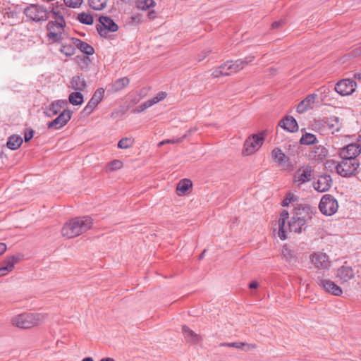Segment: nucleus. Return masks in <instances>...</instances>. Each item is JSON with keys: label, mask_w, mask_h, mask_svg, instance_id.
I'll use <instances>...</instances> for the list:
<instances>
[{"label": "nucleus", "mask_w": 361, "mask_h": 361, "mask_svg": "<svg viewBox=\"0 0 361 361\" xmlns=\"http://www.w3.org/2000/svg\"><path fill=\"white\" fill-rule=\"evenodd\" d=\"M92 225V219L89 216L77 217L66 222L61 233L68 238H72L88 231Z\"/></svg>", "instance_id": "nucleus-1"}, {"label": "nucleus", "mask_w": 361, "mask_h": 361, "mask_svg": "<svg viewBox=\"0 0 361 361\" xmlns=\"http://www.w3.org/2000/svg\"><path fill=\"white\" fill-rule=\"evenodd\" d=\"M47 318V315L42 313L24 312L13 316L11 323L15 327L28 329L42 324Z\"/></svg>", "instance_id": "nucleus-2"}, {"label": "nucleus", "mask_w": 361, "mask_h": 361, "mask_svg": "<svg viewBox=\"0 0 361 361\" xmlns=\"http://www.w3.org/2000/svg\"><path fill=\"white\" fill-rule=\"evenodd\" d=\"M342 160L336 165L337 173L343 177H349L356 173L359 162L356 159L341 157Z\"/></svg>", "instance_id": "nucleus-3"}, {"label": "nucleus", "mask_w": 361, "mask_h": 361, "mask_svg": "<svg viewBox=\"0 0 361 361\" xmlns=\"http://www.w3.org/2000/svg\"><path fill=\"white\" fill-rule=\"evenodd\" d=\"M255 58V56L249 55L243 59H238L236 60L228 61L223 63L222 68L228 73V75H231L243 70L249 63L252 62Z\"/></svg>", "instance_id": "nucleus-4"}, {"label": "nucleus", "mask_w": 361, "mask_h": 361, "mask_svg": "<svg viewBox=\"0 0 361 361\" xmlns=\"http://www.w3.org/2000/svg\"><path fill=\"white\" fill-rule=\"evenodd\" d=\"M66 24L49 22L47 25V37L52 43H59L63 39V35Z\"/></svg>", "instance_id": "nucleus-5"}, {"label": "nucleus", "mask_w": 361, "mask_h": 361, "mask_svg": "<svg viewBox=\"0 0 361 361\" xmlns=\"http://www.w3.org/2000/svg\"><path fill=\"white\" fill-rule=\"evenodd\" d=\"M264 140L262 134H253L247 137L244 143L243 154L249 156L256 152L263 145Z\"/></svg>", "instance_id": "nucleus-6"}, {"label": "nucleus", "mask_w": 361, "mask_h": 361, "mask_svg": "<svg viewBox=\"0 0 361 361\" xmlns=\"http://www.w3.org/2000/svg\"><path fill=\"white\" fill-rule=\"evenodd\" d=\"M338 208V204L336 199L331 195H324L319 204L320 212L326 216L334 214Z\"/></svg>", "instance_id": "nucleus-7"}, {"label": "nucleus", "mask_w": 361, "mask_h": 361, "mask_svg": "<svg viewBox=\"0 0 361 361\" xmlns=\"http://www.w3.org/2000/svg\"><path fill=\"white\" fill-rule=\"evenodd\" d=\"M25 16L33 21H44L49 18V12L42 6L32 4L24 11Z\"/></svg>", "instance_id": "nucleus-8"}, {"label": "nucleus", "mask_w": 361, "mask_h": 361, "mask_svg": "<svg viewBox=\"0 0 361 361\" xmlns=\"http://www.w3.org/2000/svg\"><path fill=\"white\" fill-rule=\"evenodd\" d=\"M99 24L96 25V29L101 37H106L107 32H116L118 26L108 16H102L99 18Z\"/></svg>", "instance_id": "nucleus-9"}, {"label": "nucleus", "mask_w": 361, "mask_h": 361, "mask_svg": "<svg viewBox=\"0 0 361 361\" xmlns=\"http://www.w3.org/2000/svg\"><path fill=\"white\" fill-rule=\"evenodd\" d=\"M356 82L351 79H343L335 85V91L341 96L352 94L356 88Z\"/></svg>", "instance_id": "nucleus-10"}, {"label": "nucleus", "mask_w": 361, "mask_h": 361, "mask_svg": "<svg viewBox=\"0 0 361 361\" xmlns=\"http://www.w3.org/2000/svg\"><path fill=\"white\" fill-rule=\"evenodd\" d=\"M306 219L305 216H302V212L299 209L291 217L290 221L288 222V227L290 231L294 233H301L305 229Z\"/></svg>", "instance_id": "nucleus-11"}, {"label": "nucleus", "mask_w": 361, "mask_h": 361, "mask_svg": "<svg viewBox=\"0 0 361 361\" xmlns=\"http://www.w3.org/2000/svg\"><path fill=\"white\" fill-rule=\"evenodd\" d=\"M317 283L326 292H328L335 296H340L343 293V290L340 286L336 284L333 281L325 279L320 276H317Z\"/></svg>", "instance_id": "nucleus-12"}, {"label": "nucleus", "mask_w": 361, "mask_h": 361, "mask_svg": "<svg viewBox=\"0 0 361 361\" xmlns=\"http://www.w3.org/2000/svg\"><path fill=\"white\" fill-rule=\"evenodd\" d=\"M312 177V170L311 166H303L295 171L293 182L297 186H300L303 183L310 181Z\"/></svg>", "instance_id": "nucleus-13"}, {"label": "nucleus", "mask_w": 361, "mask_h": 361, "mask_svg": "<svg viewBox=\"0 0 361 361\" xmlns=\"http://www.w3.org/2000/svg\"><path fill=\"white\" fill-rule=\"evenodd\" d=\"M72 111L68 109H64L59 116L47 124L49 129H60L63 127L71 119Z\"/></svg>", "instance_id": "nucleus-14"}, {"label": "nucleus", "mask_w": 361, "mask_h": 361, "mask_svg": "<svg viewBox=\"0 0 361 361\" xmlns=\"http://www.w3.org/2000/svg\"><path fill=\"white\" fill-rule=\"evenodd\" d=\"M355 272L352 267L347 265L346 263L339 267L336 274V278L339 279L341 283H345L353 279Z\"/></svg>", "instance_id": "nucleus-15"}, {"label": "nucleus", "mask_w": 361, "mask_h": 361, "mask_svg": "<svg viewBox=\"0 0 361 361\" xmlns=\"http://www.w3.org/2000/svg\"><path fill=\"white\" fill-rule=\"evenodd\" d=\"M311 260L315 267L319 269H329L331 266L328 255L323 252L314 253Z\"/></svg>", "instance_id": "nucleus-16"}, {"label": "nucleus", "mask_w": 361, "mask_h": 361, "mask_svg": "<svg viewBox=\"0 0 361 361\" xmlns=\"http://www.w3.org/2000/svg\"><path fill=\"white\" fill-rule=\"evenodd\" d=\"M360 152V144L352 143L341 149L340 156L348 159H356Z\"/></svg>", "instance_id": "nucleus-17"}, {"label": "nucleus", "mask_w": 361, "mask_h": 361, "mask_svg": "<svg viewBox=\"0 0 361 361\" xmlns=\"http://www.w3.org/2000/svg\"><path fill=\"white\" fill-rule=\"evenodd\" d=\"M331 184L332 178L331 176L325 174L319 176L317 180L314 182L313 186L317 191L323 192L329 190Z\"/></svg>", "instance_id": "nucleus-18"}, {"label": "nucleus", "mask_w": 361, "mask_h": 361, "mask_svg": "<svg viewBox=\"0 0 361 361\" xmlns=\"http://www.w3.org/2000/svg\"><path fill=\"white\" fill-rule=\"evenodd\" d=\"M317 95L315 93L307 95L303 100H302L297 106V112L303 114L314 106L315 99Z\"/></svg>", "instance_id": "nucleus-19"}, {"label": "nucleus", "mask_w": 361, "mask_h": 361, "mask_svg": "<svg viewBox=\"0 0 361 361\" xmlns=\"http://www.w3.org/2000/svg\"><path fill=\"white\" fill-rule=\"evenodd\" d=\"M129 83L130 79L127 77L118 78L106 87L107 92L109 93H116L120 92L126 87Z\"/></svg>", "instance_id": "nucleus-20"}, {"label": "nucleus", "mask_w": 361, "mask_h": 361, "mask_svg": "<svg viewBox=\"0 0 361 361\" xmlns=\"http://www.w3.org/2000/svg\"><path fill=\"white\" fill-rule=\"evenodd\" d=\"M64 10L65 9L62 6H52L49 13V18L50 17L52 18L50 22L66 24L65 20L63 18Z\"/></svg>", "instance_id": "nucleus-21"}, {"label": "nucleus", "mask_w": 361, "mask_h": 361, "mask_svg": "<svg viewBox=\"0 0 361 361\" xmlns=\"http://www.w3.org/2000/svg\"><path fill=\"white\" fill-rule=\"evenodd\" d=\"M271 155L275 161L281 167H287L289 164V158L279 148H274Z\"/></svg>", "instance_id": "nucleus-22"}, {"label": "nucleus", "mask_w": 361, "mask_h": 361, "mask_svg": "<svg viewBox=\"0 0 361 361\" xmlns=\"http://www.w3.org/2000/svg\"><path fill=\"white\" fill-rule=\"evenodd\" d=\"M279 126L288 132H296L298 130V125L296 120L292 116H286L283 118Z\"/></svg>", "instance_id": "nucleus-23"}, {"label": "nucleus", "mask_w": 361, "mask_h": 361, "mask_svg": "<svg viewBox=\"0 0 361 361\" xmlns=\"http://www.w3.org/2000/svg\"><path fill=\"white\" fill-rule=\"evenodd\" d=\"M182 331L184 338L188 343L196 344L199 343L201 340L200 335L197 334L195 332H194L192 330H191L188 326L185 325L183 326Z\"/></svg>", "instance_id": "nucleus-24"}, {"label": "nucleus", "mask_w": 361, "mask_h": 361, "mask_svg": "<svg viewBox=\"0 0 361 361\" xmlns=\"http://www.w3.org/2000/svg\"><path fill=\"white\" fill-rule=\"evenodd\" d=\"M72 41L75 47L80 49L82 53L87 54V56L94 54V49L88 43L83 42L78 38H72Z\"/></svg>", "instance_id": "nucleus-25"}, {"label": "nucleus", "mask_w": 361, "mask_h": 361, "mask_svg": "<svg viewBox=\"0 0 361 361\" xmlns=\"http://www.w3.org/2000/svg\"><path fill=\"white\" fill-rule=\"evenodd\" d=\"M288 212L286 210H283L280 215L279 219V236L281 240L286 239V221L288 219Z\"/></svg>", "instance_id": "nucleus-26"}, {"label": "nucleus", "mask_w": 361, "mask_h": 361, "mask_svg": "<svg viewBox=\"0 0 361 361\" xmlns=\"http://www.w3.org/2000/svg\"><path fill=\"white\" fill-rule=\"evenodd\" d=\"M67 105L66 100H57L51 104L47 109V114L48 116H52L56 115L61 109Z\"/></svg>", "instance_id": "nucleus-27"}, {"label": "nucleus", "mask_w": 361, "mask_h": 361, "mask_svg": "<svg viewBox=\"0 0 361 361\" xmlns=\"http://www.w3.org/2000/svg\"><path fill=\"white\" fill-rule=\"evenodd\" d=\"M71 87L75 91H83L86 87V81L81 75H75L71 80Z\"/></svg>", "instance_id": "nucleus-28"}, {"label": "nucleus", "mask_w": 361, "mask_h": 361, "mask_svg": "<svg viewBox=\"0 0 361 361\" xmlns=\"http://www.w3.org/2000/svg\"><path fill=\"white\" fill-rule=\"evenodd\" d=\"M219 345L223 347H231L238 349H240L245 347V350L246 351L255 349L257 348V345L255 343H247L244 342L221 343Z\"/></svg>", "instance_id": "nucleus-29"}, {"label": "nucleus", "mask_w": 361, "mask_h": 361, "mask_svg": "<svg viewBox=\"0 0 361 361\" xmlns=\"http://www.w3.org/2000/svg\"><path fill=\"white\" fill-rule=\"evenodd\" d=\"M23 143V138L18 135H12L8 138L6 146L11 150L18 149Z\"/></svg>", "instance_id": "nucleus-30"}, {"label": "nucleus", "mask_w": 361, "mask_h": 361, "mask_svg": "<svg viewBox=\"0 0 361 361\" xmlns=\"http://www.w3.org/2000/svg\"><path fill=\"white\" fill-rule=\"evenodd\" d=\"M192 183L189 179H183L179 181L176 187V193L178 196H182L185 194L190 188H191Z\"/></svg>", "instance_id": "nucleus-31"}, {"label": "nucleus", "mask_w": 361, "mask_h": 361, "mask_svg": "<svg viewBox=\"0 0 361 361\" xmlns=\"http://www.w3.org/2000/svg\"><path fill=\"white\" fill-rule=\"evenodd\" d=\"M326 125L328 128L331 130L332 133L335 131L338 132L341 127L340 118L336 116L329 118L326 121Z\"/></svg>", "instance_id": "nucleus-32"}, {"label": "nucleus", "mask_w": 361, "mask_h": 361, "mask_svg": "<svg viewBox=\"0 0 361 361\" xmlns=\"http://www.w3.org/2000/svg\"><path fill=\"white\" fill-rule=\"evenodd\" d=\"M282 254L285 257L286 260L290 264L295 263L297 260L295 252L292 249H290V247L287 245L283 246Z\"/></svg>", "instance_id": "nucleus-33"}, {"label": "nucleus", "mask_w": 361, "mask_h": 361, "mask_svg": "<svg viewBox=\"0 0 361 361\" xmlns=\"http://www.w3.org/2000/svg\"><path fill=\"white\" fill-rule=\"evenodd\" d=\"M20 259L21 256L20 255L10 256L2 262L1 266L4 267H9L11 266L9 269V271L11 272L14 269L15 264H17Z\"/></svg>", "instance_id": "nucleus-34"}, {"label": "nucleus", "mask_w": 361, "mask_h": 361, "mask_svg": "<svg viewBox=\"0 0 361 361\" xmlns=\"http://www.w3.org/2000/svg\"><path fill=\"white\" fill-rule=\"evenodd\" d=\"M81 91H76L69 94L68 101L73 105H80L83 103V95Z\"/></svg>", "instance_id": "nucleus-35"}, {"label": "nucleus", "mask_w": 361, "mask_h": 361, "mask_svg": "<svg viewBox=\"0 0 361 361\" xmlns=\"http://www.w3.org/2000/svg\"><path fill=\"white\" fill-rule=\"evenodd\" d=\"M108 0H88L89 6L94 10L101 11L107 4Z\"/></svg>", "instance_id": "nucleus-36"}, {"label": "nucleus", "mask_w": 361, "mask_h": 361, "mask_svg": "<svg viewBox=\"0 0 361 361\" xmlns=\"http://www.w3.org/2000/svg\"><path fill=\"white\" fill-rule=\"evenodd\" d=\"M77 19L80 23L85 25H92L94 22L93 16L91 14L85 12L79 13Z\"/></svg>", "instance_id": "nucleus-37"}, {"label": "nucleus", "mask_w": 361, "mask_h": 361, "mask_svg": "<svg viewBox=\"0 0 361 361\" xmlns=\"http://www.w3.org/2000/svg\"><path fill=\"white\" fill-rule=\"evenodd\" d=\"M75 46L73 44H62L59 51L66 56H73L75 52Z\"/></svg>", "instance_id": "nucleus-38"}, {"label": "nucleus", "mask_w": 361, "mask_h": 361, "mask_svg": "<svg viewBox=\"0 0 361 361\" xmlns=\"http://www.w3.org/2000/svg\"><path fill=\"white\" fill-rule=\"evenodd\" d=\"M317 141L316 136L312 133H306L302 135V137L300 140V142L302 145H312L314 144Z\"/></svg>", "instance_id": "nucleus-39"}, {"label": "nucleus", "mask_w": 361, "mask_h": 361, "mask_svg": "<svg viewBox=\"0 0 361 361\" xmlns=\"http://www.w3.org/2000/svg\"><path fill=\"white\" fill-rule=\"evenodd\" d=\"M155 2L154 0H138L137 1V7L139 9L147 10L154 7Z\"/></svg>", "instance_id": "nucleus-40"}, {"label": "nucleus", "mask_w": 361, "mask_h": 361, "mask_svg": "<svg viewBox=\"0 0 361 361\" xmlns=\"http://www.w3.org/2000/svg\"><path fill=\"white\" fill-rule=\"evenodd\" d=\"M133 143L134 140L131 137H123L119 140L118 147L120 149H128L133 146Z\"/></svg>", "instance_id": "nucleus-41"}, {"label": "nucleus", "mask_w": 361, "mask_h": 361, "mask_svg": "<svg viewBox=\"0 0 361 361\" xmlns=\"http://www.w3.org/2000/svg\"><path fill=\"white\" fill-rule=\"evenodd\" d=\"M158 100L157 99V97H153L146 102H145L143 104H142L140 106H139V109L137 110V112H140V111H145V109L151 107L152 106L156 104L157 103H158Z\"/></svg>", "instance_id": "nucleus-42"}, {"label": "nucleus", "mask_w": 361, "mask_h": 361, "mask_svg": "<svg viewBox=\"0 0 361 361\" xmlns=\"http://www.w3.org/2000/svg\"><path fill=\"white\" fill-rule=\"evenodd\" d=\"M123 166V163L118 159L113 160L108 164L107 170L109 171H114L117 169H120Z\"/></svg>", "instance_id": "nucleus-43"}, {"label": "nucleus", "mask_w": 361, "mask_h": 361, "mask_svg": "<svg viewBox=\"0 0 361 361\" xmlns=\"http://www.w3.org/2000/svg\"><path fill=\"white\" fill-rule=\"evenodd\" d=\"M104 88H98L94 93L93 96L92 97V99L97 103H99L104 97Z\"/></svg>", "instance_id": "nucleus-44"}, {"label": "nucleus", "mask_w": 361, "mask_h": 361, "mask_svg": "<svg viewBox=\"0 0 361 361\" xmlns=\"http://www.w3.org/2000/svg\"><path fill=\"white\" fill-rule=\"evenodd\" d=\"M99 104V103H97V102L94 100H92V99H90V100L88 102V103L87 104V105L85 106V109H84V111L87 114H91L93 110L94 109V108Z\"/></svg>", "instance_id": "nucleus-45"}, {"label": "nucleus", "mask_w": 361, "mask_h": 361, "mask_svg": "<svg viewBox=\"0 0 361 361\" xmlns=\"http://www.w3.org/2000/svg\"><path fill=\"white\" fill-rule=\"evenodd\" d=\"M223 68V64L221 65L220 66H219L217 68H216L212 75L214 77V78H219V77H221V76H228V73H226L224 69L222 68Z\"/></svg>", "instance_id": "nucleus-46"}, {"label": "nucleus", "mask_w": 361, "mask_h": 361, "mask_svg": "<svg viewBox=\"0 0 361 361\" xmlns=\"http://www.w3.org/2000/svg\"><path fill=\"white\" fill-rule=\"evenodd\" d=\"M63 1L68 7L77 8L81 5L82 0H63Z\"/></svg>", "instance_id": "nucleus-47"}, {"label": "nucleus", "mask_w": 361, "mask_h": 361, "mask_svg": "<svg viewBox=\"0 0 361 361\" xmlns=\"http://www.w3.org/2000/svg\"><path fill=\"white\" fill-rule=\"evenodd\" d=\"M34 133V130L31 128H28L25 130L24 139L26 142H29L33 137Z\"/></svg>", "instance_id": "nucleus-48"}, {"label": "nucleus", "mask_w": 361, "mask_h": 361, "mask_svg": "<svg viewBox=\"0 0 361 361\" xmlns=\"http://www.w3.org/2000/svg\"><path fill=\"white\" fill-rule=\"evenodd\" d=\"M294 199V195L291 193H288L286 198L282 202L283 207L288 206Z\"/></svg>", "instance_id": "nucleus-49"}, {"label": "nucleus", "mask_w": 361, "mask_h": 361, "mask_svg": "<svg viewBox=\"0 0 361 361\" xmlns=\"http://www.w3.org/2000/svg\"><path fill=\"white\" fill-rule=\"evenodd\" d=\"M285 24L284 20H280L279 21H275L271 24V28L272 29H279Z\"/></svg>", "instance_id": "nucleus-50"}, {"label": "nucleus", "mask_w": 361, "mask_h": 361, "mask_svg": "<svg viewBox=\"0 0 361 361\" xmlns=\"http://www.w3.org/2000/svg\"><path fill=\"white\" fill-rule=\"evenodd\" d=\"M11 268V266L9 267H0V276H4L7 275L10 271L9 269Z\"/></svg>", "instance_id": "nucleus-51"}, {"label": "nucleus", "mask_w": 361, "mask_h": 361, "mask_svg": "<svg viewBox=\"0 0 361 361\" xmlns=\"http://www.w3.org/2000/svg\"><path fill=\"white\" fill-rule=\"evenodd\" d=\"M185 137V136H183V137H180V138H178V139H176V140H174V139H171H171L165 140V142H166V144H174V143L181 142L183 140V139H184V137Z\"/></svg>", "instance_id": "nucleus-52"}, {"label": "nucleus", "mask_w": 361, "mask_h": 361, "mask_svg": "<svg viewBox=\"0 0 361 361\" xmlns=\"http://www.w3.org/2000/svg\"><path fill=\"white\" fill-rule=\"evenodd\" d=\"M166 93L165 92H159L156 96L155 97H157V99L158 100V102H161L162 100H164L166 97Z\"/></svg>", "instance_id": "nucleus-53"}, {"label": "nucleus", "mask_w": 361, "mask_h": 361, "mask_svg": "<svg viewBox=\"0 0 361 361\" xmlns=\"http://www.w3.org/2000/svg\"><path fill=\"white\" fill-rule=\"evenodd\" d=\"M210 53V51L205 50L202 52L201 55L198 57V61H202Z\"/></svg>", "instance_id": "nucleus-54"}, {"label": "nucleus", "mask_w": 361, "mask_h": 361, "mask_svg": "<svg viewBox=\"0 0 361 361\" xmlns=\"http://www.w3.org/2000/svg\"><path fill=\"white\" fill-rule=\"evenodd\" d=\"M76 59H80L85 66H87L90 61V59L87 56L80 57L79 56H78Z\"/></svg>", "instance_id": "nucleus-55"}, {"label": "nucleus", "mask_w": 361, "mask_h": 361, "mask_svg": "<svg viewBox=\"0 0 361 361\" xmlns=\"http://www.w3.org/2000/svg\"><path fill=\"white\" fill-rule=\"evenodd\" d=\"M6 245L3 243H0V255L4 254L6 250Z\"/></svg>", "instance_id": "nucleus-56"}, {"label": "nucleus", "mask_w": 361, "mask_h": 361, "mask_svg": "<svg viewBox=\"0 0 361 361\" xmlns=\"http://www.w3.org/2000/svg\"><path fill=\"white\" fill-rule=\"evenodd\" d=\"M147 16L149 19H154L157 17V13L154 11H150Z\"/></svg>", "instance_id": "nucleus-57"}, {"label": "nucleus", "mask_w": 361, "mask_h": 361, "mask_svg": "<svg viewBox=\"0 0 361 361\" xmlns=\"http://www.w3.org/2000/svg\"><path fill=\"white\" fill-rule=\"evenodd\" d=\"M258 287V283L257 281H252L249 284V288L254 289Z\"/></svg>", "instance_id": "nucleus-58"}, {"label": "nucleus", "mask_w": 361, "mask_h": 361, "mask_svg": "<svg viewBox=\"0 0 361 361\" xmlns=\"http://www.w3.org/2000/svg\"><path fill=\"white\" fill-rule=\"evenodd\" d=\"M99 361H116V360L112 357H104V358H102Z\"/></svg>", "instance_id": "nucleus-59"}, {"label": "nucleus", "mask_w": 361, "mask_h": 361, "mask_svg": "<svg viewBox=\"0 0 361 361\" xmlns=\"http://www.w3.org/2000/svg\"><path fill=\"white\" fill-rule=\"evenodd\" d=\"M81 361H94V360L91 357H87L83 358Z\"/></svg>", "instance_id": "nucleus-60"}, {"label": "nucleus", "mask_w": 361, "mask_h": 361, "mask_svg": "<svg viewBox=\"0 0 361 361\" xmlns=\"http://www.w3.org/2000/svg\"><path fill=\"white\" fill-rule=\"evenodd\" d=\"M206 250H204L200 255V257L199 258L200 259H202L204 257V255L205 253Z\"/></svg>", "instance_id": "nucleus-61"}, {"label": "nucleus", "mask_w": 361, "mask_h": 361, "mask_svg": "<svg viewBox=\"0 0 361 361\" xmlns=\"http://www.w3.org/2000/svg\"><path fill=\"white\" fill-rule=\"evenodd\" d=\"M165 144H166V143L165 142V140H163V141H161V142H160L159 143L158 146H159V147H161V146H162V145H165Z\"/></svg>", "instance_id": "nucleus-62"}, {"label": "nucleus", "mask_w": 361, "mask_h": 361, "mask_svg": "<svg viewBox=\"0 0 361 361\" xmlns=\"http://www.w3.org/2000/svg\"><path fill=\"white\" fill-rule=\"evenodd\" d=\"M357 141L361 144V134L359 135L358 138H357Z\"/></svg>", "instance_id": "nucleus-63"}, {"label": "nucleus", "mask_w": 361, "mask_h": 361, "mask_svg": "<svg viewBox=\"0 0 361 361\" xmlns=\"http://www.w3.org/2000/svg\"><path fill=\"white\" fill-rule=\"evenodd\" d=\"M360 53L361 54V46L359 47Z\"/></svg>", "instance_id": "nucleus-64"}]
</instances>
